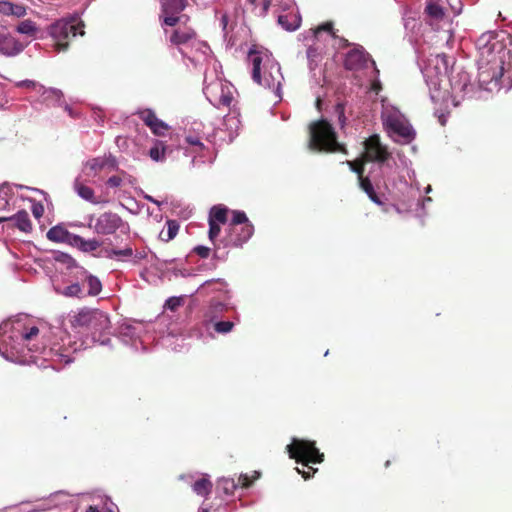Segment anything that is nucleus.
I'll return each instance as SVG.
<instances>
[{
	"mask_svg": "<svg viewBox=\"0 0 512 512\" xmlns=\"http://www.w3.org/2000/svg\"><path fill=\"white\" fill-rule=\"evenodd\" d=\"M476 46L479 52L478 81L480 86L489 92L509 89L512 86V70L505 67V57L509 55L502 42L493 34L481 35Z\"/></svg>",
	"mask_w": 512,
	"mask_h": 512,
	"instance_id": "nucleus-1",
	"label": "nucleus"
},
{
	"mask_svg": "<svg viewBox=\"0 0 512 512\" xmlns=\"http://www.w3.org/2000/svg\"><path fill=\"white\" fill-rule=\"evenodd\" d=\"M10 329V338L21 345L27 347L29 351L41 353L44 359H49L54 364V369H60L63 366L74 361L73 354L75 349L71 347L61 346L54 343L47 348L39 341L40 329L35 322L28 318H18L11 323H5L0 326V344L5 343V333Z\"/></svg>",
	"mask_w": 512,
	"mask_h": 512,
	"instance_id": "nucleus-2",
	"label": "nucleus"
},
{
	"mask_svg": "<svg viewBox=\"0 0 512 512\" xmlns=\"http://www.w3.org/2000/svg\"><path fill=\"white\" fill-rule=\"evenodd\" d=\"M286 450L291 459L301 463L304 467L302 470L299 468H296V470L305 480L312 478L318 471L310 464H318L324 461V454L316 447L315 441L293 438L292 442L287 445Z\"/></svg>",
	"mask_w": 512,
	"mask_h": 512,
	"instance_id": "nucleus-3",
	"label": "nucleus"
},
{
	"mask_svg": "<svg viewBox=\"0 0 512 512\" xmlns=\"http://www.w3.org/2000/svg\"><path fill=\"white\" fill-rule=\"evenodd\" d=\"M309 135V147L313 150L327 153H348L346 147L338 142L334 127L326 119L311 122Z\"/></svg>",
	"mask_w": 512,
	"mask_h": 512,
	"instance_id": "nucleus-4",
	"label": "nucleus"
},
{
	"mask_svg": "<svg viewBox=\"0 0 512 512\" xmlns=\"http://www.w3.org/2000/svg\"><path fill=\"white\" fill-rule=\"evenodd\" d=\"M71 327L78 332L91 335L93 338L101 336L110 329L108 315L99 310L84 307L70 317Z\"/></svg>",
	"mask_w": 512,
	"mask_h": 512,
	"instance_id": "nucleus-5",
	"label": "nucleus"
},
{
	"mask_svg": "<svg viewBox=\"0 0 512 512\" xmlns=\"http://www.w3.org/2000/svg\"><path fill=\"white\" fill-rule=\"evenodd\" d=\"M83 23L77 21L75 18L69 20H58L49 27V34L54 41L55 49L60 51H66L69 47V42L72 38L78 34L83 36Z\"/></svg>",
	"mask_w": 512,
	"mask_h": 512,
	"instance_id": "nucleus-6",
	"label": "nucleus"
},
{
	"mask_svg": "<svg viewBox=\"0 0 512 512\" xmlns=\"http://www.w3.org/2000/svg\"><path fill=\"white\" fill-rule=\"evenodd\" d=\"M383 125L395 141L408 144L415 139L416 133L408 120L399 112H389L383 115Z\"/></svg>",
	"mask_w": 512,
	"mask_h": 512,
	"instance_id": "nucleus-7",
	"label": "nucleus"
},
{
	"mask_svg": "<svg viewBox=\"0 0 512 512\" xmlns=\"http://www.w3.org/2000/svg\"><path fill=\"white\" fill-rule=\"evenodd\" d=\"M89 227L100 235L114 234L119 229L125 233L129 232V225L117 213L111 211L104 212L96 218L91 217Z\"/></svg>",
	"mask_w": 512,
	"mask_h": 512,
	"instance_id": "nucleus-8",
	"label": "nucleus"
},
{
	"mask_svg": "<svg viewBox=\"0 0 512 512\" xmlns=\"http://www.w3.org/2000/svg\"><path fill=\"white\" fill-rule=\"evenodd\" d=\"M188 0H161V14L159 19L162 21V25L175 27L184 16L179 14L185 10L188 6Z\"/></svg>",
	"mask_w": 512,
	"mask_h": 512,
	"instance_id": "nucleus-9",
	"label": "nucleus"
},
{
	"mask_svg": "<svg viewBox=\"0 0 512 512\" xmlns=\"http://www.w3.org/2000/svg\"><path fill=\"white\" fill-rule=\"evenodd\" d=\"M184 19L185 21L181 25L175 26L168 36L170 45L176 47L179 51H181L182 46L190 45L197 39L196 30L187 25L189 16L184 15Z\"/></svg>",
	"mask_w": 512,
	"mask_h": 512,
	"instance_id": "nucleus-10",
	"label": "nucleus"
},
{
	"mask_svg": "<svg viewBox=\"0 0 512 512\" xmlns=\"http://www.w3.org/2000/svg\"><path fill=\"white\" fill-rule=\"evenodd\" d=\"M365 152L362 155L368 162L383 163L390 158V152L387 146L381 143L380 137L377 134L371 135L364 141Z\"/></svg>",
	"mask_w": 512,
	"mask_h": 512,
	"instance_id": "nucleus-11",
	"label": "nucleus"
},
{
	"mask_svg": "<svg viewBox=\"0 0 512 512\" xmlns=\"http://www.w3.org/2000/svg\"><path fill=\"white\" fill-rule=\"evenodd\" d=\"M253 233L254 226L252 224L229 226L221 243H223V247H241Z\"/></svg>",
	"mask_w": 512,
	"mask_h": 512,
	"instance_id": "nucleus-12",
	"label": "nucleus"
},
{
	"mask_svg": "<svg viewBox=\"0 0 512 512\" xmlns=\"http://www.w3.org/2000/svg\"><path fill=\"white\" fill-rule=\"evenodd\" d=\"M24 45L15 37L7 33L4 29L0 30V54L5 56H15L22 52Z\"/></svg>",
	"mask_w": 512,
	"mask_h": 512,
	"instance_id": "nucleus-13",
	"label": "nucleus"
},
{
	"mask_svg": "<svg viewBox=\"0 0 512 512\" xmlns=\"http://www.w3.org/2000/svg\"><path fill=\"white\" fill-rule=\"evenodd\" d=\"M264 57L268 59L267 55H263L255 49H250L248 53V58L252 64V79L260 85L270 86L271 83L268 79L265 78L264 82H262L261 67Z\"/></svg>",
	"mask_w": 512,
	"mask_h": 512,
	"instance_id": "nucleus-14",
	"label": "nucleus"
},
{
	"mask_svg": "<svg viewBox=\"0 0 512 512\" xmlns=\"http://www.w3.org/2000/svg\"><path fill=\"white\" fill-rule=\"evenodd\" d=\"M47 238L56 243H66L71 245L72 238L74 237L73 233H70L63 226L57 225L50 228L46 234Z\"/></svg>",
	"mask_w": 512,
	"mask_h": 512,
	"instance_id": "nucleus-15",
	"label": "nucleus"
},
{
	"mask_svg": "<svg viewBox=\"0 0 512 512\" xmlns=\"http://www.w3.org/2000/svg\"><path fill=\"white\" fill-rule=\"evenodd\" d=\"M81 278V286L87 288L85 292L86 296H97L102 290L101 281L94 275L88 274L86 271L83 272Z\"/></svg>",
	"mask_w": 512,
	"mask_h": 512,
	"instance_id": "nucleus-16",
	"label": "nucleus"
},
{
	"mask_svg": "<svg viewBox=\"0 0 512 512\" xmlns=\"http://www.w3.org/2000/svg\"><path fill=\"white\" fill-rule=\"evenodd\" d=\"M366 62V54L363 50L353 49L350 50L345 58V68L348 70H357L361 68Z\"/></svg>",
	"mask_w": 512,
	"mask_h": 512,
	"instance_id": "nucleus-17",
	"label": "nucleus"
},
{
	"mask_svg": "<svg viewBox=\"0 0 512 512\" xmlns=\"http://www.w3.org/2000/svg\"><path fill=\"white\" fill-rule=\"evenodd\" d=\"M6 218V221L13 222V227H16L22 232L30 233L32 231V223L27 211L21 210L15 215Z\"/></svg>",
	"mask_w": 512,
	"mask_h": 512,
	"instance_id": "nucleus-18",
	"label": "nucleus"
},
{
	"mask_svg": "<svg viewBox=\"0 0 512 512\" xmlns=\"http://www.w3.org/2000/svg\"><path fill=\"white\" fill-rule=\"evenodd\" d=\"M101 242L95 238L86 240L83 237L74 234L72 238L71 246L78 248L80 251L88 253L96 251L100 246Z\"/></svg>",
	"mask_w": 512,
	"mask_h": 512,
	"instance_id": "nucleus-19",
	"label": "nucleus"
},
{
	"mask_svg": "<svg viewBox=\"0 0 512 512\" xmlns=\"http://www.w3.org/2000/svg\"><path fill=\"white\" fill-rule=\"evenodd\" d=\"M74 190L82 199L93 204L99 203L95 197L94 190L91 187L86 186L79 178L74 181Z\"/></svg>",
	"mask_w": 512,
	"mask_h": 512,
	"instance_id": "nucleus-20",
	"label": "nucleus"
},
{
	"mask_svg": "<svg viewBox=\"0 0 512 512\" xmlns=\"http://www.w3.org/2000/svg\"><path fill=\"white\" fill-rule=\"evenodd\" d=\"M42 100L47 105L53 106H61L64 103L62 91L54 88L45 89L42 93Z\"/></svg>",
	"mask_w": 512,
	"mask_h": 512,
	"instance_id": "nucleus-21",
	"label": "nucleus"
},
{
	"mask_svg": "<svg viewBox=\"0 0 512 512\" xmlns=\"http://www.w3.org/2000/svg\"><path fill=\"white\" fill-rule=\"evenodd\" d=\"M359 186L367 194V196L373 203H375L379 206L383 205V201L380 199L378 194L375 192L374 186H373L371 180L369 179V177L365 176L364 178H361L359 180Z\"/></svg>",
	"mask_w": 512,
	"mask_h": 512,
	"instance_id": "nucleus-22",
	"label": "nucleus"
},
{
	"mask_svg": "<svg viewBox=\"0 0 512 512\" xmlns=\"http://www.w3.org/2000/svg\"><path fill=\"white\" fill-rule=\"evenodd\" d=\"M209 224V231H208V238L212 242L215 250V254L220 250L221 246H223V243H221V240H218V237L221 232L220 223L210 221L208 220Z\"/></svg>",
	"mask_w": 512,
	"mask_h": 512,
	"instance_id": "nucleus-23",
	"label": "nucleus"
},
{
	"mask_svg": "<svg viewBox=\"0 0 512 512\" xmlns=\"http://www.w3.org/2000/svg\"><path fill=\"white\" fill-rule=\"evenodd\" d=\"M228 208L223 205H215L210 209L208 220L214 221L220 224H226L228 218Z\"/></svg>",
	"mask_w": 512,
	"mask_h": 512,
	"instance_id": "nucleus-24",
	"label": "nucleus"
},
{
	"mask_svg": "<svg viewBox=\"0 0 512 512\" xmlns=\"http://www.w3.org/2000/svg\"><path fill=\"white\" fill-rule=\"evenodd\" d=\"M301 19L294 14L279 15L278 23L287 31H294L300 26Z\"/></svg>",
	"mask_w": 512,
	"mask_h": 512,
	"instance_id": "nucleus-25",
	"label": "nucleus"
},
{
	"mask_svg": "<svg viewBox=\"0 0 512 512\" xmlns=\"http://www.w3.org/2000/svg\"><path fill=\"white\" fill-rule=\"evenodd\" d=\"M213 484L208 478H201L197 480L193 486V491L200 496H208L212 491Z\"/></svg>",
	"mask_w": 512,
	"mask_h": 512,
	"instance_id": "nucleus-26",
	"label": "nucleus"
},
{
	"mask_svg": "<svg viewBox=\"0 0 512 512\" xmlns=\"http://www.w3.org/2000/svg\"><path fill=\"white\" fill-rule=\"evenodd\" d=\"M167 228L163 229L159 237L162 241L169 242L174 239L179 230V224L175 220H169L166 223Z\"/></svg>",
	"mask_w": 512,
	"mask_h": 512,
	"instance_id": "nucleus-27",
	"label": "nucleus"
},
{
	"mask_svg": "<svg viewBox=\"0 0 512 512\" xmlns=\"http://www.w3.org/2000/svg\"><path fill=\"white\" fill-rule=\"evenodd\" d=\"M425 13L434 20H442L445 16L443 7L432 0L427 3Z\"/></svg>",
	"mask_w": 512,
	"mask_h": 512,
	"instance_id": "nucleus-28",
	"label": "nucleus"
},
{
	"mask_svg": "<svg viewBox=\"0 0 512 512\" xmlns=\"http://www.w3.org/2000/svg\"><path fill=\"white\" fill-rule=\"evenodd\" d=\"M105 256L109 259L122 260L124 258H130L133 256V249L130 246H126L123 249H110L105 250Z\"/></svg>",
	"mask_w": 512,
	"mask_h": 512,
	"instance_id": "nucleus-29",
	"label": "nucleus"
},
{
	"mask_svg": "<svg viewBox=\"0 0 512 512\" xmlns=\"http://www.w3.org/2000/svg\"><path fill=\"white\" fill-rule=\"evenodd\" d=\"M16 31L20 34H24V35L32 37V36H35V34L38 31V28H37L35 22H33L30 19H26V20L21 21L17 25Z\"/></svg>",
	"mask_w": 512,
	"mask_h": 512,
	"instance_id": "nucleus-30",
	"label": "nucleus"
},
{
	"mask_svg": "<svg viewBox=\"0 0 512 512\" xmlns=\"http://www.w3.org/2000/svg\"><path fill=\"white\" fill-rule=\"evenodd\" d=\"M62 295L66 297H77V298H84L86 296L85 291L83 287L81 286L80 282L72 283L71 285L66 286L62 292Z\"/></svg>",
	"mask_w": 512,
	"mask_h": 512,
	"instance_id": "nucleus-31",
	"label": "nucleus"
},
{
	"mask_svg": "<svg viewBox=\"0 0 512 512\" xmlns=\"http://www.w3.org/2000/svg\"><path fill=\"white\" fill-rule=\"evenodd\" d=\"M368 161L365 160V158L362 156L361 158H358L354 161H346L345 163L349 166V168L351 169V171H353L354 173L357 174L358 176V181L361 179V178H364V166H365V163H367Z\"/></svg>",
	"mask_w": 512,
	"mask_h": 512,
	"instance_id": "nucleus-32",
	"label": "nucleus"
},
{
	"mask_svg": "<svg viewBox=\"0 0 512 512\" xmlns=\"http://www.w3.org/2000/svg\"><path fill=\"white\" fill-rule=\"evenodd\" d=\"M106 164V161L102 158H93L86 162L85 169L89 170L90 172L88 175H96L99 171H101Z\"/></svg>",
	"mask_w": 512,
	"mask_h": 512,
	"instance_id": "nucleus-33",
	"label": "nucleus"
},
{
	"mask_svg": "<svg viewBox=\"0 0 512 512\" xmlns=\"http://www.w3.org/2000/svg\"><path fill=\"white\" fill-rule=\"evenodd\" d=\"M227 310V306L223 304L222 302L215 301L211 302L206 316L209 317L211 320L215 319L219 314L223 313Z\"/></svg>",
	"mask_w": 512,
	"mask_h": 512,
	"instance_id": "nucleus-34",
	"label": "nucleus"
},
{
	"mask_svg": "<svg viewBox=\"0 0 512 512\" xmlns=\"http://www.w3.org/2000/svg\"><path fill=\"white\" fill-rule=\"evenodd\" d=\"M246 224H252L245 212L243 211H239V210H234L232 211V220L229 224V226H238V225H246Z\"/></svg>",
	"mask_w": 512,
	"mask_h": 512,
	"instance_id": "nucleus-35",
	"label": "nucleus"
},
{
	"mask_svg": "<svg viewBox=\"0 0 512 512\" xmlns=\"http://www.w3.org/2000/svg\"><path fill=\"white\" fill-rule=\"evenodd\" d=\"M138 115L140 117V119L145 123V125H147L148 127H150L151 125H153V123L158 119L156 114L154 113V111H152L151 109H144L142 111H139L138 112Z\"/></svg>",
	"mask_w": 512,
	"mask_h": 512,
	"instance_id": "nucleus-36",
	"label": "nucleus"
},
{
	"mask_svg": "<svg viewBox=\"0 0 512 512\" xmlns=\"http://www.w3.org/2000/svg\"><path fill=\"white\" fill-rule=\"evenodd\" d=\"M213 327L217 333L226 334L232 331L234 323L232 321H217Z\"/></svg>",
	"mask_w": 512,
	"mask_h": 512,
	"instance_id": "nucleus-37",
	"label": "nucleus"
},
{
	"mask_svg": "<svg viewBox=\"0 0 512 512\" xmlns=\"http://www.w3.org/2000/svg\"><path fill=\"white\" fill-rule=\"evenodd\" d=\"M149 128L157 136H164L169 129L168 125L160 119H157Z\"/></svg>",
	"mask_w": 512,
	"mask_h": 512,
	"instance_id": "nucleus-38",
	"label": "nucleus"
},
{
	"mask_svg": "<svg viewBox=\"0 0 512 512\" xmlns=\"http://www.w3.org/2000/svg\"><path fill=\"white\" fill-rule=\"evenodd\" d=\"M312 31H313L314 37H316V38L322 32H328L333 37H336V35H335L334 31H333V23L332 22H325V23L317 26L316 28H314Z\"/></svg>",
	"mask_w": 512,
	"mask_h": 512,
	"instance_id": "nucleus-39",
	"label": "nucleus"
},
{
	"mask_svg": "<svg viewBox=\"0 0 512 512\" xmlns=\"http://www.w3.org/2000/svg\"><path fill=\"white\" fill-rule=\"evenodd\" d=\"M68 497H69L68 493H66L64 491H58L54 494H51V496L49 498V502L51 503V505L57 506V505H59V503L66 500Z\"/></svg>",
	"mask_w": 512,
	"mask_h": 512,
	"instance_id": "nucleus-40",
	"label": "nucleus"
},
{
	"mask_svg": "<svg viewBox=\"0 0 512 512\" xmlns=\"http://www.w3.org/2000/svg\"><path fill=\"white\" fill-rule=\"evenodd\" d=\"M182 302L180 297H170L165 302V307L171 311H176L182 305Z\"/></svg>",
	"mask_w": 512,
	"mask_h": 512,
	"instance_id": "nucleus-41",
	"label": "nucleus"
},
{
	"mask_svg": "<svg viewBox=\"0 0 512 512\" xmlns=\"http://www.w3.org/2000/svg\"><path fill=\"white\" fill-rule=\"evenodd\" d=\"M149 156L154 160V161H159L161 159L164 158V149L160 150L159 147L155 146V147H152L149 151Z\"/></svg>",
	"mask_w": 512,
	"mask_h": 512,
	"instance_id": "nucleus-42",
	"label": "nucleus"
},
{
	"mask_svg": "<svg viewBox=\"0 0 512 512\" xmlns=\"http://www.w3.org/2000/svg\"><path fill=\"white\" fill-rule=\"evenodd\" d=\"M194 253L197 254L200 258L206 259L209 257L211 249L206 246H196L194 248Z\"/></svg>",
	"mask_w": 512,
	"mask_h": 512,
	"instance_id": "nucleus-43",
	"label": "nucleus"
},
{
	"mask_svg": "<svg viewBox=\"0 0 512 512\" xmlns=\"http://www.w3.org/2000/svg\"><path fill=\"white\" fill-rule=\"evenodd\" d=\"M185 141H186L189 145L197 146V147H199L200 149H203V148H204V144L201 142V139H200V137H198V136H194V135H187V136L185 137Z\"/></svg>",
	"mask_w": 512,
	"mask_h": 512,
	"instance_id": "nucleus-44",
	"label": "nucleus"
},
{
	"mask_svg": "<svg viewBox=\"0 0 512 512\" xmlns=\"http://www.w3.org/2000/svg\"><path fill=\"white\" fill-rule=\"evenodd\" d=\"M12 2L9 1H0V13L3 15H11L12 10Z\"/></svg>",
	"mask_w": 512,
	"mask_h": 512,
	"instance_id": "nucleus-45",
	"label": "nucleus"
},
{
	"mask_svg": "<svg viewBox=\"0 0 512 512\" xmlns=\"http://www.w3.org/2000/svg\"><path fill=\"white\" fill-rule=\"evenodd\" d=\"M12 10H13V12H11V15H13V16L23 17L26 15V8L23 5L13 3Z\"/></svg>",
	"mask_w": 512,
	"mask_h": 512,
	"instance_id": "nucleus-46",
	"label": "nucleus"
},
{
	"mask_svg": "<svg viewBox=\"0 0 512 512\" xmlns=\"http://www.w3.org/2000/svg\"><path fill=\"white\" fill-rule=\"evenodd\" d=\"M106 184L112 188L119 187L122 184V178L120 176L113 175L108 178Z\"/></svg>",
	"mask_w": 512,
	"mask_h": 512,
	"instance_id": "nucleus-47",
	"label": "nucleus"
},
{
	"mask_svg": "<svg viewBox=\"0 0 512 512\" xmlns=\"http://www.w3.org/2000/svg\"><path fill=\"white\" fill-rule=\"evenodd\" d=\"M32 213L35 216V218L42 217V215L44 213L43 205L41 203H39V202L33 203V205H32Z\"/></svg>",
	"mask_w": 512,
	"mask_h": 512,
	"instance_id": "nucleus-48",
	"label": "nucleus"
},
{
	"mask_svg": "<svg viewBox=\"0 0 512 512\" xmlns=\"http://www.w3.org/2000/svg\"><path fill=\"white\" fill-rule=\"evenodd\" d=\"M146 256L147 254L144 251H136L135 253L133 252V262L136 264L140 260L146 258Z\"/></svg>",
	"mask_w": 512,
	"mask_h": 512,
	"instance_id": "nucleus-49",
	"label": "nucleus"
},
{
	"mask_svg": "<svg viewBox=\"0 0 512 512\" xmlns=\"http://www.w3.org/2000/svg\"><path fill=\"white\" fill-rule=\"evenodd\" d=\"M233 100V96L230 95V94H227V95H222L220 97V103L224 106H230L231 102Z\"/></svg>",
	"mask_w": 512,
	"mask_h": 512,
	"instance_id": "nucleus-50",
	"label": "nucleus"
},
{
	"mask_svg": "<svg viewBox=\"0 0 512 512\" xmlns=\"http://www.w3.org/2000/svg\"><path fill=\"white\" fill-rule=\"evenodd\" d=\"M239 481L241 482V485L245 488L249 487L252 483V481L249 479L247 475H241L239 477Z\"/></svg>",
	"mask_w": 512,
	"mask_h": 512,
	"instance_id": "nucleus-51",
	"label": "nucleus"
},
{
	"mask_svg": "<svg viewBox=\"0 0 512 512\" xmlns=\"http://www.w3.org/2000/svg\"><path fill=\"white\" fill-rule=\"evenodd\" d=\"M64 109L71 118H77L78 114L66 103H64Z\"/></svg>",
	"mask_w": 512,
	"mask_h": 512,
	"instance_id": "nucleus-52",
	"label": "nucleus"
},
{
	"mask_svg": "<svg viewBox=\"0 0 512 512\" xmlns=\"http://www.w3.org/2000/svg\"><path fill=\"white\" fill-rule=\"evenodd\" d=\"M58 260H61L62 262L64 263H67V264H70L72 262H74V259L67 255V254H61V256L59 258H57Z\"/></svg>",
	"mask_w": 512,
	"mask_h": 512,
	"instance_id": "nucleus-53",
	"label": "nucleus"
},
{
	"mask_svg": "<svg viewBox=\"0 0 512 512\" xmlns=\"http://www.w3.org/2000/svg\"><path fill=\"white\" fill-rule=\"evenodd\" d=\"M317 56V49L314 47H309L307 49V57L310 59H314Z\"/></svg>",
	"mask_w": 512,
	"mask_h": 512,
	"instance_id": "nucleus-54",
	"label": "nucleus"
},
{
	"mask_svg": "<svg viewBox=\"0 0 512 512\" xmlns=\"http://www.w3.org/2000/svg\"><path fill=\"white\" fill-rule=\"evenodd\" d=\"M270 6V0H265L263 4V10L264 12H267Z\"/></svg>",
	"mask_w": 512,
	"mask_h": 512,
	"instance_id": "nucleus-55",
	"label": "nucleus"
},
{
	"mask_svg": "<svg viewBox=\"0 0 512 512\" xmlns=\"http://www.w3.org/2000/svg\"><path fill=\"white\" fill-rule=\"evenodd\" d=\"M86 512H101L98 508L94 506H89Z\"/></svg>",
	"mask_w": 512,
	"mask_h": 512,
	"instance_id": "nucleus-56",
	"label": "nucleus"
},
{
	"mask_svg": "<svg viewBox=\"0 0 512 512\" xmlns=\"http://www.w3.org/2000/svg\"><path fill=\"white\" fill-rule=\"evenodd\" d=\"M146 199H147V200H149V201H151V202L156 203V201H155L151 196H146Z\"/></svg>",
	"mask_w": 512,
	"mask_h": 512,
	"instance_id": "nucleus-57",
	"label": "nucleus"
},
{
	"mask_svg": "<svg viewBox=\"0 0 512 512\" xmlns=\"http://www.w3.org/2000/svg\"><path fill=\"white\" fill-rule=\"evenodd\" d=\"M390 464H391V461H390V460H387V461L385 462L384 466H385L386 468H388V467L390 466Z\"/></svg>",
	"mask_w": 512,
	"mask_h": 512,
	"instance_id": "nucleus-58",
	"label": "nucleus"
},
{
	"mask_svg": "<svg viewBox=\"0 0 512 512\" xmlns=\"http://www.w3.org/2000/svg\"><path fill=\"white\" fill-rule=\"evenodd\" d=\"M248 3H250L251 5H255L256 4V0H247Z\"/></svg>",
	"mask_w": 512,
	"mask_h": 512,
	"instance_id": "nucleus-59",
	"label": "nucleus"
},
{
	"mask_svg": "<svg viewBox=\"0 0 512 512\" xmlns=\"http://www.w3.org/2000/svg\"><path fill=\"white\" fill-rule=\"evenodd\" d=\"M321 105V100L318 98L317 101H316V106L319 108Z\"/></svg>",
	"mask_w": 512,
	"mask_h": 512,
	"instance_id": "nucleus-60",
	"label": "nucleus"
},
{
	"mask_svg": "<svg viewBox=\"0 0 512 512\" xmlns=\"http://www.w3.org/2000/svg\"><path fill=\"white\" fill-rule=\"evenodd\" d=\"M379 88H380L379 84H374V85H373V90H377V89H379Z\"/></svg>",
	"mask_w": 512,
	"mask_h": 512,
	"instance_id": "nucleus-61",
	"label": "nucleus"
},
{
	"mask_svg": "<svg viewBox=\"0 0 512 512\" xmlns=\"http://www.w3.org/2000/svg\"><path fill=\"white\" fill-rule=\"evenodd\" d=\"M6 219H7L6 217H0V223H1V222H5V221H6Z\"/></svg>",
	"mask_w": 512,
	"mask_h": 512,
	"instance_id": "nucleus-62",
	"label": "nucleus"
},
{
	"mask_svg": "<svg viewBox=\"0 0 512 512\" xmlns=\"http://www.w3.org/2000/svg\"><path fill=\"white\" fill-rule=\"evenodd\" d=\"M337 109H341V113H343V108L341 107V105H337Z\"/></svg>",
	"mask_w": 512,
	"mask_h": 512,
	"instance_id": "nucleus-63",
	"label": "nucleus"
},
{
	"mask_svg": "<svg viewBox=\"0 0 512 512\" xmlns=\"http://www.w3.org/2000/svg\"><path fill=\"white\" fill-rule=\"evenodd\" d=\"M201 512H209L208 509H202Z\"/></svg>",
	"mask_w": 512,
	"mask_h": 512,
	"instance_id": "nucleus-64",
	"label": "nucleus"
}]
</instances>
